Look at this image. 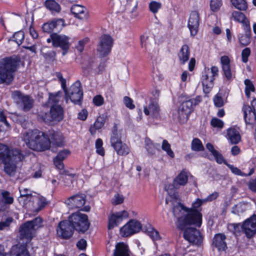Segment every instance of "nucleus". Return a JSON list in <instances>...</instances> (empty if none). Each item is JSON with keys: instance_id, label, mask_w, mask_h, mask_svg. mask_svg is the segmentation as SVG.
<instances>
[{"instance_id": "1", "label": "nucleus", "mask_w": 256, "mask_h": 256, "mask_svg": "<svg viewBox=\"0 0 256 256\" xmlns=\"http://www.w3.org/2000/svg\"><path fill=\"white\" fill-rule=\"evenodd\" d=\"M206 204L204 199L196 198L192 204V208H188L180 203H178L173 208V213L177 218L176 226L180 229L185 228L188 224H195L200 226L202 223V214L196 210L202 205Z\"/></svg>"}, {"instance_id": "2", "label": "nucleus", "mask_w": 256, "mask_h": 256, "mask_svg": "<svg viewBox=\"0 0 256 256\" xmlns=\"http://www.w3.org/2000/svg\"><path fill=\"white\" fill-rule=\"evenodd\" d=\"M62 98L60 91L56 92H49L48 98L45 106L50 108V113L40 114L39 116L44 122L50 124L52 122H60L64 118V110L59 104Z\"/></svg>"}, {"instance_id": "3", "label": "nucleus", "mask_w": 256, "mask_h": 256, "mask_svg": "<svg viewBox=\"0 0 256 256\" xmlns=\"http://www.w3.org/2000/svg\"><path fill=\"white\" fill-rule=\"evenodd\" d=\"M23 140L28 148L35 151H44L50 148L48 136L38 130H29L24 132Z\"/></svg>"}, {"instance_id": "4", "label": "nucleus", "mask_w": 256, "mask_h": 256, "mask_svg": "<svg viewBox=\"0 0 256 256\" xmlns=\"http://www.w3.org/2000/svg\"><path fill=\"white\" fill-rule=\"evenodd\" d=\"M24 156L18 149L10 150L6 145L0 144V160L4 164V170L9 175L12 174L16 168V163Z\"/></svg>"}, {"instance_id": "5", "label": "nucleus", "mask_w": 256, "mask_h": 256, "mask_svg": "<svg viewBox=\"0 0 256 256\" xmlns=\"http://www.w3.org/2000/svg\"><path fill=\"white\" fill-rule=\"evenodd\" d=\"M20 62V58L16 56L0 60V84H10L13 81Z\"/></svg>"}, {"instance_id": "6", "label": "nucleus", "mask_w": 256, "mask_h": 256, "mask_svg": "<svg viewBox=\"0 0 256 256\" xmlns=\"http://www.w3.org/2000/svg\"><path fill=\"white\" fill-rule=\"evenodd\" d=\"M188 181V173L185 170H183L174 179L172 184H168L165 186V190L168 195L166 199V204L172 202L173 204L174 201H176L178 199V190L181 186H184Z\"/></svg>"}, {"instance_id": "7", "label": "nucleus", "mask_w": 256, "mask_h": 256, "mask_svg": "<svg viewBox=\"0 0 256 256\" xmlns=\"http://www.w3.org/2000/svg\"><path fill=\"white\" fill-rule=\"evenodd\" d=\"M228 227L236 235L244 231L246 237L250 238L256 234V214L246 220L242 225L240 224H230Z\"/></svg>"}, {"instance_id": "8", "label": "nucleus", "mask_w": 256, "mask_h": 256, "mask_svg": "<svg viewBox=\"0 0 256 256\" xmlns=\"http://www.w3.org/2000/svg\"><path fill=\"white\" fill-rule=\"evenodd\" d=\"M68 220L74 230L78 232L84 233L89 228L90 224L85 214L76 212L70 215Z\"/></svg>"}, {"instance_id": "9", "label": "nucleus", "mask_w": 256, "mask_h": 256, "mask_svg": "<svg viewBox=\"0 0 256 256\" xmlns=\"http://www.w3.org/2000/svg\"><path fill=\"white\" fill-rule=\"evenodd\" d=\"M65 94L66 102L69 98L74 104H80L83 96L80 82L79 80L76 81L71 86Z\"/></svg>"}, {"instance_id": "10", "label": "nucleus", "mask_w": 256, "mask_h": 256, "mask_svg": "<svg viewBox=\"0 0 256 256\" xmlns=\"http://www.w3.org/2000/svg\"><path fill=\"white\" fill-rule=\"evenodd\" d=\"M114 44V39L108 34L102 35L99 40L96 50L100 57L108 55Z\"/></svg>"}, {"instance_id": "11", "label": "nucleus", "mask_w": 256, "mask_h": 256, "mask_svg": "<svg viewBox=\"0 0 256 256\" xmlns=\"http://www.w3.org/2000/svg\"><path fill=\"white\" fill-rule=\"evenodd\" d=\"M12 98L24 112L29 111L34 106V100L29 96L24 95L20 91H14L12 93Z\"/></svg>"}, {"instance_id": "12", "label": "nucleus", "mask_w": 256, "mask_h": 256, "mask_svg": "<svg viewBox=\"0 0 256 256\" xmlns=\"http://www.w3.org/2000/svg\"><path fill=\"white\" fill-rule=\"evenodd\" d=\"M86 196L84 194H78L69 198L66 204L72 209L80 208L81 210L89 212L90 207L89 206H84L86 202Z\"/></svg>"}, {"instance_id": "13", "label": "nucleus", "mask_w": 256, "mask_h": 256, "mask_svg": "<svg viewBox=\"0 0 256 256\" xmlns=\"http://www.w3.org/2000/svg\"><path fill=\"white\" fill-rule=\"evenodd\" d=\"M194 225L195 224H188L186 226L182 229L184 230V238L194 244L199 245L202 241V237L201 236L200 232L198 230L191 227L190 226Z\"/></svg>"}, {"instance_id": "14", "label": "nucleus", "mask_w": 256, "mask_h": 256, "mask_svg": "<svg viewBox=\"0 0 256 256\" xmlns=\"http://www.w3.org/2000/svg\"><path fill=\"white\" fill-rule=\"evenodd\" d=\"M193 102L191 100H186L180 106L175 118L180 123H185L187 122L189 116L192 111Z\"/></svg>"}, {"instance_id": "15", "label": "nucleus", "mask_w": 256, "mask_h": 256, "mask_svg": "<svg viewBox=\"0 0 256 256\" xmlns=\"http://www.w3.org/2000/svg\"><path fill=\"white\" fill-rule=\"evenodd\" d=\"M244 118L246 124L252 125L256 122V98L251 102V106L244 104L242 108Z\"/></svg>"}, {"instance_id": "16", "label": "nucleus", "mask_w": 256, "mask_h": 256, "mask_svg": "<svg viewBox=\"0 0 256 256\" xmlns=\"http://www.w3.org/2000/svg\"><path fill=\"white\" fill-rule=\"evenodd\" d=\"M57 235L62 239L70 238L73 234L74 228L69 220L60 222L56 229Z\"/></svg>"}, {"instance_id": "17", "label": "nucleus", "mask_w": 256, "mask_h": 256, "mask_svg": "<svg viewBox=\"0 0 256 256\" xmlns=\"http://www.w3.org/2000/svg\"><path fill=\"white\" fill-rule=\"evenodd\" d=\"M52 39L53 46L56 48H60L64 50L62 55H65L70 45L69 42L70 38L66 35L58 34L54 32L53 33Z\"/></svg>"}, {"instance_id": "18", "label": "nucleus", "mask_w": 256, "mask_h": 256, "mask_svg": "<svg viewBox=\"0 0 256 256\" xmlns=\"http://www.w3.org/2000/svg\"><path fill=\"white\" fill-rule=\"evenodd\" d=\"M110 142L112 146L114 148L118 154H127L128 153L126 150V145L122 144L116 130L112 132Z\"/></svg>"}, {"instance_id": "19", "label": "nucleus", "mask_w": 256, "mask_h": 256, "mask_svg": "<svg viewBox=\"0 0 256 256\" xmlns=\"http://www.w3.org/2000/svg\"><path fill=\"white\" fill-rule=\"evenodd\" d=\"M20 237L21 240L26 239V242L28 244L36 236V232L32 228L30 223L27 221L22 224L19 229Z\"/></svg>"}, {"instance_id": "20", "label": "nucleus", "mask_w": 256, "mask_h": 256, "mask_svg": "<svg viewBox=\"0 0 256 256\" xmlns=\"http://www.w3.org/2000/svg\"><path fill=\"white\" fill-rule=\"evenodd\" d=\"M200 20V16L198 12H192L190 14L188 23V27L190 31L191 36H194L198 34Z\"/></svg>"}, {"instance_id": "21", "label": "nucleus", "mask_w": 256, "mask_h": 256, "mask_svg": "<svg viewBox=\"0 0 256 256\" xmlns=\"http://www.w3.org/2000/svg\"><path fill=\"white\" fill-rule=\"evenodd\" d=\"M64 26V20L62 18H55L51 22L43 24L42 26L44 32L50 33L53 31L59 32Z\"/></svg>"}, {"instance_id": "22", "label": "nucleus", "mask_w": 256, "mask_h": 256, "mask_svg": "<svg viewBox=\"0 0 256 256\" xmlns=\"http://www.w3.org/2000/svg\"><path fill=\"white\" fill-rule=\"evenodd\" d=\"M48 204L46 198L42 196H34L27 204L32 210L39 212Z\"/></svg>"}, {"instance_id": "23", "label": "nucleus", "mask_w": 256, "mask_h": 256, "mask_svg": "<svg viewBox=\"0 0 256 256\" xmlns=\"http://www.w3.org/2000/svg\"><path fill=\"white\" fill-rule=\"evenodd\" d=\"M152 38H150L146 33L140 36V44L142 48L146 52H147L152 56L156 53L152 44Z\"/></svg>"}, {"instance_id": "24", "label": "nucleus", "mask_w": 256, "mask_h": 256, "mask_svg": "<svg viewBox=\"0 0 256 256\" xmlns=\"http://www.w3.org/2000/svg\"><path fill=\"white\" fill-rule=\"evenodd\" d=\"M48 139L50 141V145L61 147L64 145V137L62 133L58 131L52 130L50 132Z\"/></svg>"}, {"instance_id": "25", "label": "nucleus", "mask_w": 256, "mask_h": 256, "mask_svg": "<svg viewBox=\"0 0 256 256\" xmlns=\"http://www.w3.org/2000/svg\"><path fill=\"white\" fill-rule=\"evenodd\" d=\"M10 252V255L14 256H30L26 244H18L13 246Z\"/></svg>"}, {"instance_id": "26", "label": "nucleus", "mask_w": 256, "mask_h": 256, "mask_svg": "<svg viewBox=\"0 0 256 256\" xmlns=\"http://www.w3.org/2000/svg\"><path fill=\"white\" fill-rule=\"evenodd\" d=\"M159 107L156 101L150 102L144 108V114L152 118H158L159 116Z\"/></svg>"}, {"instance_id": "27", "label": "nucleus", "mask_w": 256, "mask_h": 256, "mask_svg": "<svg viewBox=\"0 0 256 256\" xmlns=\"http://www.w3.org/2000/svg\"><path fill=\"white\" fill-rule=\"evenodd\" d=\"M226 236L222 234H217L214 235L212 242V246L216 248L218 251H224L227 248L226 242Z\"/></svg>"}, {"instance_id": "28", "label": "nucleus", "mask_w": 256, "mask_h": 256, "mask_svg": "<svg viewBox=\"0 0 256 256\" xmlns=\"http://www.w3.org/2000/svg\"><path fill=\"white\" fill-rule=\"evenodd\" d=\"M126 218V211L112 214L108 220V229H112L114 226H117L122 221L124 218Z\"/></svg>"}, {"instance_id": "29", "label": "nucleus", "mask_w": 256, "mask_h": 256, "mask_svg": "<svg viewBox=\"0 0 256 256\" xmlns=\"http://www.w3.org/2000/svg\"><path fill=\"white\" fill-rule=\"evenodd\" d=\"M72 13L74 17L80 20L86 19L88 18V12L85 7L78 4H75L70 8Z\"/></svg>"}, {"instance_id": "30", "label": "nucleus", "mask_w": 256, "mask_h": 256, "mask_svg": "<svg viewBox=\"0 0 256 256\" xmlns=\"http://www.w3.org/2000/svg\"><path fill=\"white\" fill-rule=\"evenodd\" d=\"M70 154V152L67 150L60 151L54 159V163L56 168L60 170L64 168L63 160Z\"/></svg>"}, {"instance_id": "31", "label": "nucleus", "mask_w": 256, "mask_h": 256, "mask_svg": "<svg viewBox=\"0 0 256 256\" xmlns=\"http://www.w3.org/2000/svg\"><path fill=\"white\" fill-rule=\"evenodd\" d=\"M244 34H240L238 35L240 43L243 46L248 45L251 41V28L250 26H246L243 28Z\"/></svg>"}, {"instance_id": "32", "label": "nucleus", "mask_w": 256, "mask_h": 256, "mask_svg": "<svg viewBox=\"0 0 256 256\" xmlns=\"http://www.w3.org/2000/svg\"><path fill=\"white\" fill-rule=\"evenodd\" d=\"M227 138L232 144H238L241 139L239 128L236 127H232L228 129Z\"/></svg>"}, {"instance_id": "33", "label": "nucleus", "mask_w": 256, "mask_h": 256, "mask_svg": "<svg viewBox=\"0 0 256 256\" xmlns=\"http://www.w3.org/2000/svg\"><path fill=\"white\" fill-rule=\"evenodd\" d=\"M214 80V78L204 72L202 78V82L205 93H208L210 91L213 87Z\"/></svg>"}, {"instance_id": "34", "label": "nucleus", "mask_w": 256, "mask_h": 256, "mask_svg": "<svg viewBox=\"0 0 256 256\" xmlns=\"http://www.w3.org/2000/svg\"><path fill=\"white\" fill-rule=\"evenodd\" d=\"M44 4L46 8L49 10L53 15L58 14L61 12L60 6L54 0H46Z\"/></svg>"}, {"instance_id": "35", "label": "nucleus", "mask_w": 256, "mask_h": 256, "mask_svg": "<svg viewBox=\"0 0 256 256\" xmlns=\"http://www.w3.org/2000/svg\"><path fill=\"white\" fill-rule=\"evenodd\" d=\"M142 228L140 222L136 218L129 220V236L138 233Z\"/></svg>"}, {"instance_id": "36", "label": "nucleus", "mask_w": 256, "mask_h": 256, "mask_svg": "<svg viewBox=\"0 0 256 256\" xmlns=\"http://www.w3.org/2000/svg\"><path fill=\"white\" fill-rule=\"evenodd\" d=\"M232 16L235 21L242 24L243 28L250 26V21L242 12L238 11H234Z\"/></svg>"}, {"instance_id": "37", "label": "nucleus", "mask_w": 256, "mask_h": 256, "mask_svg": "<svg viewBox=\"0 0 256 256\" xmlns=\"http://www.w3.org/2000/svg\"><path fill=\"white\" fill-rule=\"evenodd\" d=\"M206 146V148L211 152L214 160L218 164H221L224 162V159L222 154L214 148L212 144L208 143Z\"/></svg>"}, {"instance_id": "38", "label": "nucleus", "mask_w": 256, "mask_h": 256, "mask_svg": "<svg viewBox=\"0 0 256 256\" xmlns=\"http://www.w3.org/2000/svg\"><path fill=\"white\" fill-rule=\"evenodd\" d=\"M114 256H128V246L124 242H118L116 245Z\"/></svg>"}, {"instance_id": "39", "label": "nucleus", "mask_w": 256, "mask_h": 256, "mask_svg": "<svg viewBox=\"0 0 256 256\" xmlns=\"http://www.w3.org/2000/svg\"><path fill=\"white\" fill-rule=\"evenodd\" d=\"M2 202H0V211L4 210L6 208V204H10L14 202V198L10 196V193L8 191H4L2 193Z\"/></svg>"}, {"instance_id": "40", "label": "nucleus", "mask_w": 256, "mask_h": 256, "mask_svg": "<svg viewBox=\"0 0 256 256\" xmlns=\"http://www.w3.org/2000/svg\"><path fill=\"white\" fill-rule=\"evenodd\" d=\"M106 122L105 118L104 116H100L97 118L94 124L90 128V132L92 135L96 133V130L102 128Z\"/></svg>"}, {"instance_id": "41", "label": "nucleus", "mask_w": 256, "mask_h": 256, "mask_svg": "<svg viewBox=\"0 0 256 256\" xmlns=\"http://www.w3.org/2000/svg\"><path fill=\"white\" fill-rule=\"evenodd\" d=\"M190 48L186 44L183 45L178 54V57L182 64H184L189 59Z\"/></svg>"}, {"instance_id": "42", "label": "nucleus", "mask_w": 256, "mask_h": 256, "mask_svg": "<svg viewBox=\"0 0 256 256\" xmlns=\"http://www.w3.org/2000/svg\"><path fill=\"white\" fill-rule=\"evenodd\" d=\"M232 4L240 10H246L248 4L246 0H230Z\"/></svg>"}, {"instance_id": "43", "label": "nucleus", "mask_w": 256, "mask_h": 256, "mask_svg": "<svg viewBox=\"0 0 256 256\" xmlns=\"http://www.w3.org/2000/svg\"><path fill=\"white\" fill-rule=\"evenodd\" d=\"M146 232L154 241L160 240L161 239L158 232L150 226L146 228Z\"/></svg>"}, {"instance_id": "44", "label": "nucleus", "mask_w": 256, "mask_h": 256, "mask_svg": "<svg viewBox=\"0 0 256 256\" xmlns=\"http://www.w3.org/2000/svg\"><path fill=\"white\" fill-rule=\"evenodd\" d=\"M248 208L246 204L244 202H240L236 204L232 209V213L236 214H240L244 212Z\"/></svg>"}, {"instance_id": "45", "label": "nucleus", "mask_w": 256, "mask_h": 256, "mask_svg": "<svg viewBox=\"0 0 256 256\" xmlns=\"http://www.w3.org/2000/svg\"><path fill=\"white\" fill-rule=\"evenodd\" d=\"M34 230L36 232L38 230L43 226V220L40 217H36L32 220H28Z\"/></svg>"}, {"instance_id": "46", "label": "nucleus", "mask_w": 256, "mask_h": 256, "mask_svg": "<svg viewBox=\"0 0 256 256\" xmlns=\"http://www.w3.org/2000/svg\"><path fill=\"white\" fill-rule=\"evenodd\" d=\"M162 148L163 150L166 152V154L170 158H174V154L171 149L170 144L166 140H163L162 144Z\"/></svg>"}, {"instance_id": "47", "label": "nucleus", "mask_w": 256, "mask_h": 256, "mask_svg": "<svg viewBox=\"0 0 256 256\" xmlns=\"http://www.w3.org/2000/svg\"><path fill=\"white\" fill-rule=\"evenodd\" d=\"M191 147L192 150L194 151L199 152L204 150V147L201 140L198 138H195L192 140Z\"/></svg>"}, {"instance_id": "48", "label": "nucleus", "mask_w": 256, "mask_h": 256, "mask_svg": "<svg viewBox=\"0 0 256 256\" xmlns=\"http://www.w3.org/2000/svg\"><path fill=\"white\" fill-rule=\"evenodd\" d=\"M222 5V0H210V10L213 12H218Z\"/></svg>"}, {"instance_id": "49", "label": "nucleus", "mask_w": 256, "mask_h": 256, "mask_svg": "<svg viewBox=\"0 0 256 256\" xmlns=\"http://www.w3.org/2000/svg\"><path fill=\"white\" fill-rule=\"evenodd\" d=\"M144 142L145 148L148 152L150 155L154 154L155 153V145L152 143V140L148 138H145Z\"/></svg>"}, {"instance_id": "50", "label": "nucleus", "mask_w": 256, "mask_h": 256, "mask_svg": "<svg viewBox=\"0 0 256 256\" xmlns=\"http://www.w3.org/2000/svg\"><path fill=\"white\" fill-rule=\"evenodd\" d=\"M103 146V142L102 140L98 138L96 140L95 142V148L96 149V152L98 154L104 156L105 154V150L104 148L102 146Z\"/></svg>"}, {"instance_id": "51", "label": "nucleus", "mask_w": 256, "mask_h": 256, "mask_svg": "<svg viewBox=\"0 0 256 256\" xmlns=\"http://www.w3.org/2000/svg\"><path fill=\"white\" fill-rule=\"evenodd\" d=\"M245 88V94L246 96L248 98L250 97V92H254V87L252 82L246 79L244 80Z\"/></svg>"}, {"instance_id": "52", "label": "nucleus", "mask_w": 256, "mask_h": 256, "mask_svg": "<svg viewBox=\"0 0 256 256\" xmlns=\"http://www.w3.org/2000/svg\"><path fill=\"white\" fill-rule=\"evenodd\" d=\"M20 192L21 197H26V199L28 200L29 202H30L32 198L34 196L32 194V192L30 190L24 188H20Z\"/></svg>"}, {"instance_id": "53", "label": "nucleus", "mask_w": 256, "mask_h": 256, "mask_svg": "<svg viewBox=\"0 0 256 256\" xmlns=\"http://www.w3.org/2000/svg\"><path fill=\"white\" fill-rule=\"evenodd\" d=\"M148 7L150 11L152 12L153 14H156L161 8L162 4L159 2L156 1H152L149 4Z\"/></svg>"}, {"instance_id": "54", "label": "nucleus", "mask_w": 256, "mask_h": 256, "mask_svg": "<svg viewBox=\"0 0 256 256\" xmlns=\"http://www.w3.org/2000/svg\"><path fill=\"white\" fill-rule=\"evenodd\" d=\"M24 38V32L22 31H19L15 32L13 35L14 41L18 45H20Z\"/></svg>"}, {"instance_id": "55", "label": "nucleus", "mask_w": 256, "mask_h": 256, "mask_svg": "<svg viewBox=\"0 0 256 256\" xmlns=\"http://www.w3.org/2000/svg\"><path fill=\"white\" fill-rule=\"evenodd\" d=\"M251 54L250 49L249 48H246L242 52V60L244 63H246L248 60V57Z\"/></svg>"}, {"instance_id": "56", "label": "nucleus", "mask_w": 256, "mask_h": 256, "mask_svg": "<svg viewBox=\"0 0 256 256\" xmlns=\"http://www.w3.org/2000/svg\"><path fill=\"white\" fill-rule=\"evenodd\" d=\"M89 42V39L88 38H86L82 40H80L78 44L76 46V48L78 51L80 52H82L84 49V47L85 45L88 43Z\"/></svg>"}, {"instance_id": "57", "label": "nucleus", "mask_w": 256, "mask_h": 256, "mask_svg": "<svg viewBox=\"0 0 256 256\" xmlns=\"http://www.w3.org/2000/svg\"><path fill=\"white\" fill-rule=\"evenodd\" d=\"M210 124L213 127L220 128H222L224 126L223 121L216 118H214L211 120Z\"/></svg>"}, {"instance_id": "58", "label": "nucleus", "mask_w": 256, "mask_h": 256, "mask_svg": "<svg viewBox=\"0 0 256 256\" xmlns=\"http://www.w3.org/2000/svg\"><path fill=\"white\" fill-rule=\"evenodd\" d=\"M204 72L210 76L212 78H214L215 79L216 77L218 76V68L217 66H213L211 68L210 70H207L204 71Z\"/></svg>"}, {"instance_id": "59", "label": "nucleus", "mask_w": 256, "mask_h": 256, "mask_svg": "<svg viewBox=\"0 0 256 256\" xmlns=\"http://www.w3.org/2000/svg\"><path fill=\"white\" fill-rule=\"evenodd\" d=\"M124 200V198L122 195L118 194H116L112 200V203L114 205H117L122 204Z\"/></svg>"}, {"instance_id": "60", "label": "nucleus", "mask_w": 256, "mask_h": 256, "mask_svg": "<svg viewBox=\"0 0 256 256\" xmlns=\"http://www.w3.org/2000/svg\"><path fill=\"white\" fill-rule=\"evenodd\" d=\"M92 102L95 106H100L104 104V99L102 96L96 95L94 97Z\"/></svg>"}, {"instance_id": "61", "label": "nucleus", "mask_w": 256, "mask_h": 256, "mask_svg": "<svg viewBox=\"0 0 256 256\" xmlns=\"http://www.w3.org/2000/svg\"><path fill=\"white\" fill-rule=\"evenodd\" d=\"M214 105L217 107H222L224 104V100L220 94H217L214 98Z\"/></svg>"}, {"instance_id": "62", "label": "nucleus", "mask_w": 256, "mask_h": 256, "mask_svg": "<svg viewBox=\"0 0 256 256\" xmlns=\"http://www.w3.org/2000/svg\"><path fill=\"white\" fill-rule=\"evenodd\" d=\"M12 218H8L4 221L0 222V230H3L8 228L12 222Z\"/></svg>"}, {"instance_id": "63", "label": "nucleus", "mask_w": 256, "mask_h": 256, "mask_svg": "<svg viewBox=\"0 0 256 256\" xmlns=\"http://www.w3.org/2000/svg\"><path fill=\"white\" fill-rule=\"evenodd\" d=\"M230 168V169L231 170L232 172L235 174L238 175V176H246L242 172H241V170L238 169V168L234 167V166L230 164H226Z\"/></svg>"}, {"instance_id": "64", "label": "nucleus", "mask_w": 256, "mask_h": 256, "mask_svg": "<svg viewBox=\"0 0 256 256\" xmlns=\"http://www.w3.org/2000/svg\"><path fill=\"white\" fill-rule=\"evenodd\" d=\"M218 196V192H214L208 196L206 198H204V201L206 202V203L212 202L216 199Z\"/></svg>"}]
</instances>
